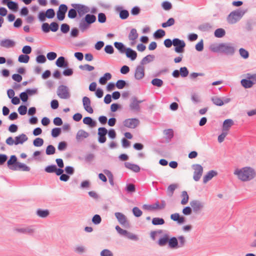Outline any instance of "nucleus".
Wrapping results in <instances>:
<instances>
[{
  "label": "nucleus",
  "mask_w": 256,
  "mask_h": 256,
  "mask_svg": "<svg viewBox=\"0 0 256 256\" xmlns=\"http://www.w3.org/2000/svg\"><path fill=\"white\" fill-rule=\"evenodd\" d=\"M234 174L242 182L250 181L256 176L255 170L250 166H246L240 169L237 168L234 170Z\"/></svg>",
  "instance_id": "f257e3e1"
},
{
  "label": "nucleus",
  "mask_w": 256,
  "mask_h": 256,
  "mask_svg": "<svg viewBox=\"0 0 256 256\" xmlns=\"http://www.w3.org/2000/svg\"><path fill=\"white\" fill-rule=\"evenodd\" d=\"M96 20V17L92 14H87L84 16L81 17L78 21V29L82 32H84L88 30L92 24Z\"/></svg>",
  "instance_id": "f03ea898"
},
{
  "label": "nucleus",
  "mask_w": 256,
  "mask_h": 256,
  "mask_svg": "<svg viewBox=\"0 0 256 256\" xmlns=\"http://www.w3.org/2000/svg\"><path fill=\"white\" fill-rule=\"evenodd\" d=\"M7 166L10 170H22L24 172H29L30 168L24 163L18 162L17 157L15 155H12L7 162Z\"/></svg>",
  "instance_id": "7ed1b4c3"
},
{
  "label": "nucleus",
  "mask_w": 256,
  "mask_h": 256,
  "mask_svg": "<svg viewBox=\"0 0 256 256\" xmlns=\"http://www.w3.org/2000/svg\"><path fill=\"white\" fill-rule=\"evenodd\" d=\"M246 12L247 10H242L241 8L232 12L227 17L228 22L230 24H236L242 18Z\"/></svg>",
  "instance_id": "20e7f679"
},
{
  "label": "nucleus",
  "mask_w": 256,
  "mask_h": 256,
  "mask_svg": "<svg viewBox=\"0 0 256 256\" xmlns=\"http://www.w3.org/2000/svg\"><path fill=\"white\" fill-rule=\"evenodd\" d=\"M236 48L232 43H222L221 52L228 56H233Z\"/></svg>",
  "instance_id": "39448f33"
},
{
  "label": "nucleus",
  "mask_w": 256,
  "mask_h": 256,
  "mask_svg": "<svg viewBox=\"0 0 256 256\" xmlns=\"http://www.w3.org/2000/svg\"><path fill=\"white\" fill-rule=\"evenodd\" d=\"M56 92L59 98L62 99H68L70 96L68 88L64 85H60L58 88Z\"/></svg>",
  "instance_id": "423d86ee"
},
{
  "label": "nucleus",
  "mask_w": 256,
  "mask_h": 256,
  "mask_svg": "<svg viewBox=\"0 0 256 256\" xmlns=\"http://www.w3.org/2000/svg\"><path fill=\"white\" fill-rule=\"evenodd\" d=\"M71 6L77 10L78 14L80 18L87 14L90 10L88 6L82 4H72Z\"/></svg>",
  "instance_id": "0eeeda50"
},
{
  "label": "nucleus",
  "mask_w": 256,
  "mask_h": 256,
  "mask_svg": "<svg viewBox=\"0 0 256 256\" xmlns=\"http://www.w3.org/2000/svg\"><path fill=\"white\" fill-rule=\"evenodd\" d=\"M192 168L194 170L193 178L195 181L198 182L202 176L203 168L200 164H194L192 165Z\"/></svg>",
  "instance_id": "6e6552de"
},
{
  "label": "nucleus",
  "mask_w": 256,
  "mask_h": 256,
  "mask_svg": "<svg viewBox=\"0 0 256 256\" xmlns=\"http://www.w3.org/2000/svg\"><path fill=\"white\" fill-rule=\"evenodd\" d=\"M173 45L175 46L174 51L177 53H182L184 52V48L186 46V44L183 40H180L178 38H174Z\"/></svg>",
  "instance_id": "1a4fd4ad"
},
{
  "label": "nucleus",
  "mask_w": 256,
  "mask_h": 256,
  "mask_svg": "<svg viewBox=\"0 0 256 256\" xmlns=\"http://www.w3.org/2000/svg\"><path fill=\"white\" fill-rule=\"evenodd\" d=\"M190 204L194 212L198 213L204 208V203L199 200H194L190 202Z\"/></svg>",
  "instance_id": "9d476101"
},
{
  "label": "nucleus",
  "mask_w": 256,
  "mask_h": 256,
  "mask_svg": "<svg viewBox=\"0 0 256 256\" xmlns=\"http://www.w3.org/2000/svg\"><path fill=\"white\" fill-rule=\"evenodd\" d=\"M68 10V6L65 4L60 5L56 12V18L60 21L63 20L66 17V14Z\"/></svg>",
  "instance_id": "9b49d317"
},
{
  "label": "nucleus",
  "mask_w": 256,
  "mask_h": 256,
  "mask_svg": "<svg viewBox=\"0 0 256 256\" xmlns=\"http://www.w3.org/2000/svg\"><path fill=\"white\" fill-rule=\"evenodd\" d=\"M114 215L117 218L119 223L126 228H128L130 226V223L126 217L123 214L116 212L114 214Z\"/></svg>",
  "instance_id": "f8f14e48"
},
{
  "label": "nucleus",
  "mask_w": 256,
  "mask_h": 256,
  "mask_svg": "<svg viewBox=\"0 0 256 256\" xmlns=\"http://www.w3.org/2000/svg\"><path fill=\"white\" fill-rule=\"evenodd\" d=\"M124 126L130 128H135L140 124V121L138 118H132L125 120L124 122Z\"/></svg>",
  "instance_id": "ddd939ff"
},
{
  "label": "nucleus",
  "mask_w": 256,
  "mask_h": 256,
  "mask_svg": "<svg viewBox=\"0 0 256 256\" xmlns=\"http://www.w3.org/2000/svg\"><path fill=\"white\" fill-rule=\"evenodd\" d=\"M14 231L22 234L32 235L35 232V229L34 228V226H30L26 227L15 228Z\"/></svg>",
  "instance_id": "4468645a"
},
{
  "label": "nucleus",
  "mask_w": 256,
  "mask_h": 256,
  "mask_svg": "<svg viewBox=\"0 0 256 256\" xmlns=\"http://www.w3.org/2000/svg\"><path fill=\"white\" fill-rule=\"evenodd\" d=\"M108 130L104 127H100L98 128V142L100 144L104 143L106 140V135Z\"/></svg>",
  "instance_id": "2eb2a0df"
},
{
  "label": "nucleus",
  "mask_w": 256,
  "mask_h": 256,
  "mask_svg": "<svg viewBox=\"0 0 256 256\" xmlns=\"http://www.w3.org/2000/svg\"><path fill=\"white\" fill-rule=\"evenodd\" d=\"M142 102V100H138L136 97H132L131 98V102L130 104V110L136 112H140V104Z\"/></svg>",
  "instance_id": "dca6fc26"
},
{
  "label": "nucleus",
  "mask_w": 256,
  "mask_h": 256,
  "mask_svg": "<svg viewBox=\"0 0 256 256\" xmlns=\"http://www.w3.org/2000/svg\"><path fill=\"white\" fill-rule=\"evenodd\" d=\"M114 10L116 12H118L119 16L122 20H126L129 16L128 11L124 9L122 6H115Z\"/></svg>",
  "instance_id": "f3484780"
},
{
  "label": "nucleus",
  "mask_w": 256,
  "mask_h": 256,
  "mask_svg": "<svg viewBox=\"0 0 256 256\" xmlns=\"http://www.w3.org/2000/svg\"><path fill=\"white\" fill-rule=\"evenodd\" d=\"M144 76V66L138 65L136 67L134 78L136 80H140Z\"/></svg>",
  "instance_id": "a211bd4d"
},
{
  "label": "nucleus",
  "mask_w": 256,
  "mask_h": 256,
  "mask_svg": "<svg viewBox=\"0 0 256 256\" xmlns=\"http://www.w3.org/2000/svg\"><path fill=\"white\" fill-rule=\"evenodd\" d=\"M56 66L58 68H66L68 67V63L64 56H60L56 62Z\"/></svg>",
  "instance_id": "6ab92c4d"
},
{
  "label": "nucleus",
  "mask_w": 256,
  "mask_h": 256,
  "mask_svg": "<svg viewBox=\"0 0 256 256\" xmlns=\"http://www.w3.org/2000/svg\"><path fill=\"white\" fill-rule=\"evenodd\" d=\"M168 240L169 234H164L159 238L156 243L160 246H166L167 244H168Z\"/></svg>",
  "instance_id": "aec40b11"
},
{
  "label": "nucleus",
  "mask_w": 256,
  "mask_h": 256,
  "mask_svg": "<svg viewBox=\"0 0 256 256\" xmlns=\"http://www.w3.org/2000/svg\"><path fill=\"white\" fill-rule=\"evenodd\" d=\"M168 247L172 249H176L178 248V238L175 236L170 238L169 236V240L168 242Z\"/></svg>",
  "instance_id": "412c9836"
},
{
  "label": "nucleus",
  "mask_w": 256,
  "mask_h": 256,
  "mask_svg": "<svg viewBox=\"0 0 256 256\" xmlns=\"http://www.w3.org/2000/svg\"><path fill=\"white\" fill-rule=\"evenodd\" d=\"M0 45L4 48H12L15 45V42L13 40L10 39H4L0 40Z\"/></svg>",
  "instance_id": "4be33fe9"
},
{
  "label": "nucleus",
  "mask_w": 256,
  "mask_h": 256,
  "mask_svg": "<svg viewBox=\"0 0 256 256\" xmlns=\"http://www.w3.org/2000/svg\"><path fill=\"white\" fill-rule=\"evenodd\" d=\"M125 53L126 57L132 61L135 60L138 56L136 52L130 48H127Z\"/></svg>",
  "instance_id": "5701e85b"
},
{
  "label": "nucleus",
  "mask_w": 256,
  "mask_h": 256,
  "mask_svg": "<svg viewBox=\"0 0 256 256\" xmlns=\"http://www.w3.org/2000/svg\"><path fill=\"white\" fill-rule=\"evenodd\" d=\"M218 172L214 170H210L203 178V182L206 184L214 176H216Z\"/></svg>",
  "instance_id": "b1692460"
},
{
  "label": "nucleus",
  "mask_w": 256,
  "mask_h": 256,
  "mask_svg": "<svg viewBox=\"0 0 256 256\" xmlns=\"http://www.w3.org/2000/svg\"><path fill=\"white\" fill-rule=\"evenodd\" d=\"M124 166L128 169L130 170L135 172H138L140 170V168L138 165L130 162H125Z\"/></svg>",
  "instance_id": "393cba45"
},
{
  "label": "nucleus",
  "mask_w": 256,
  "mask_h": 256,
  "mask_svg": "<svg viewBox=\"0 0 256 256\" xmlns=\"http://www.w3.org/2000/svg\"><path fill=\"white\" fill-rule=\"evenodd\" d=\"M234 124V121L231 119H226L224 120L222 124V131L227 132Z\"/></svg>",
  "instance_id": "a878e982"
},
{
  "label": "nucleus",
  "mask_w": 256,
  "mask_h": 256,
  "mask_svg": "<svg viewBox=\"0 0 256 256\" xmlns=\"http://www.w3.org/2000/svg\"><path fill=\"white\" fill-rule=\"evenodd\" d=\"M256 82L252 80L248 79H242L240 81L242 86L245 88H252Z\"/></svg>",
  "instance_id": "bb28decb"
},
{
  "label": "nucleus",
  "mask_w": 256,
  "mask_h": 256,
  "mask_svg": "<svg viewBox=\"0 0 256 256\" xmlns=\"http://www.w3.org/2000/svg\"><path fill=\"white\" fill-rule=\"evenodd\" d=\"M28 139L27 136L25 134H22L15 137V144H22L24 142L26 141Z\"/></svg>",
  "instance_id": "cd10ccee"
},
{
  "label": "nucleus",
  "mask_w": 256,
  "mask_h": 256,
  "mask_svg": "<svg viewBox=\"0 0 256 256\" xmlns=\"http://www.w3.org/2000/svg\"><path fill=\"white\" fill-rule=\"evenodd\" d=\"M89 136V134L83 130H79L76 135L77 141H80L83 138H86Z\"/></svg>",
  "instance_id": "c85d7f7f"
},
{
  "label": "nucleus",
  "mask_w": 256,
  "mask_h": 256,
  "mask_svg": "<svg viewBox=\"0 0 256 256\" xmlns=\"http://www.w3.org/2000/svg\"><path fill=\"white\" fill-rule=\"evenodd\" d=\"M155 58V56L152 54H148L144 56L140 61V65L143 66L146 64L152 62Z\"/></svg>",
  "instance_id": "c756f323"
},
{
  "label": "nucleus",
  "mask_w": 256,
  "mask_h": 256,
  "mask_svg": "<svg viewBox=\"0 0 256 256\" xmlns=\"http://www.w3.org/2000/svg\"><path fill=\"white\" fill-rule=\"evenodd\" d=\"M83 122L85 124L89 126L91 128L94 127L96 126V122L92 118L87 116L83 119Z\"/></svg>",
  "instance_id": "7c9ffc66"
},
{
  "label": "nucleus",
  "mask_w": 256,
  "mask_h": 256,
  "mask_svg": "<svg viewBox=\"0 0 256 256\" xmlns=\"http://www.w3.org/2000/svg\"><path fill=\"white\" fill-rule=\"evenodd\" d=\"M114 44L115 48L122 54L124 53L127 50L124 44L121 42H116Z\"/></svg>",
  "instance_id": "2f4dec72"
},
{
  "label": "nucleus",
  "mask_w": 256,
  "mask_h": 256,
  "mask_svg": "<svg viewBox=\"0 0 256 256\" xmlns=\"http://www.w3.org/2000/svg\"><path fill=\"white\" fill-rule=\"evenodd\" d=\"M36 214L40 218H45L49 215L50 212L48 210L38 208L36 211Z\"/></svg>",
  "instance_id": "473e14b6"
},
{
  "label": "nucleus",
  "mask_w": 256,
  "mask_h": 256,
  "mask_svg": "<svg viewBox=\"0 0 256 256\" xmlns=\"http://www.w3.org/2000/svg\"><path fill=\"white\" fill-rule=\"evenodd\" d=\"M111 78L112 74L109 72H106L100 78L99 82L101 84H105L107 81L110 80Z\"/></svg>",
  "instance_id": "72a5a7b5"
},
{
  "label": "nucleus",
  "mask_w": 256,
  "mask_h": 256,
  "mask_svg": "<svg viewBox=\"0 0 256 256\" xmlns=\"http://www.w3.org/2000/svg\"><path fill=\"white\" fill-rule=\"evenodd\" d=\"M159 206V202L157 201L156 202L152 204H144L142 206L144 209L148 210H153L158 209Z\"/></svg>",
  "instance_id": "f704fd0d"
},
{
  "label": "nucleus",
  "mask_w": 256,
  "mask_h": 256,
  "mask_svg": "<svg viewBox=\"0 0 256 256\" xmlns=\"http://www.w3.org/2000/svg\"><path fill=\"white\" fill-rule=\"evenodd\" d=\"M125 190L128 194H132L136 190V186L134 184L132 183L126 184L125 187Z\"/></svg>",
  "instance_id": "c9c22d12"
},
{
  "label": "nucleus",
  "mask_w": 256,
  "mask_h": 256,
  "mask_svg": "<svg viewBox=\"0 0 256 256\" xmlns=\"http://www.w3.org/2000/svg\"><path fill=\"white\" fill-rule=\"evenodd\" d=\"M222 43L218 44H212L210 46V50L214 52H221Z\"/></svg>",
  "instance_id": "e433bc0d"
},
{
  "label": "nucleus",
  "mask_w": 256,
  "mask_h": 256,
  "mask_svg": "<svg viewBox=\"0 0 256 256\" xmlns=\"http://www.w3.org/2000/svg\"><path fill=\"white\" fill-rule=\"evenodd\" d=\"M226 34V31L222 28H218L214 32V36L217 38H222Z\"/></svg>",
  "instance_id": "4c0bfd02"
},
{
  "label": "nucleus",
  "mask_w": 256,
  "mask_h": 256,
  "mask_svg": "<svg viewBox=\"0 0 256 256\" xmlns=\"http://www.w3.org/2000/svg\"><path fill=\"white\" fill-rule=\"evenodd\" d=\"M78 14L77 10L73 8L69 10L68 16L70 19H74L76 18Z\"/></svg>",
  "instance_id": "58836bf2"
},
{
  "label": "nucleus",
  "mask_w": 256,
  "mask_h": 256,
  "mask_svg": "<svg viewBox=\"0 0 256 256\" xmlns=\"http://www.w3.org/2000/svg\"><path fill=\"white\" fill-rule=\"evenodd\" d=\"M211 100L213 104L217 106H222L224 104L222 100L218 96H212Z\"/></svg>",
  "instance_id": "ea45409f"
},
{
  "label": "nucleus",
  "mask_w": 256,
  "mask_h": 256,
  "mask_svg": "<svg viewBox=\"0 0 256 256\" xmlns=\"http://www.w3.org/2000/svg\"><path fill=\"white\" fill-rule=\"evenodd\" d=\"M166 34L165 31L162 29H158L154 34V37L156 39H160L164 37Z\"/></svg>",
  "instance_id": "a19ab883"
},
{
  "label": "nucleus",
  "mask_w": 256,
  "mask_h": 256,
  "mask_svg": "<svg viewBox=\"0 0 256 256\" xmlns=\"http://www.w3.org/2000/svg\"><path fill=\"white\" fill-rule=\"evenodd\" d=\"M138 34L136 28H132L129 34L128 38L130 40H135L138 38Z\"/></svg>",
  "instance_id": "79ce46f5"
},
{
  "label": "nucleus",
  "mask_w": 256,
  "mask_h": 256,
  "mask_svg": "<svg viewBox=\"0 0 256 256\" xmlns=\"http://www.w3.org/2000/svg\"><path fill=\"white\" fill-rule=\"evenodd\" d=\"M152 85L158 88H160L164 84V82L161 79L158 78H154L151 81Z\"/></svg>",
  "instance_id": "37998d69"
},
{
  "label": "nucleus",
  "mask_w": 256,
  "mask_h": 256,
  "mask_svg": "<svg viewBox=\"0 0 256 256\" xmlns=\"http://www.w3.org/2000/svg\"><path fill=\"white\" fill-rule=\"evenodd\" d=\"M127 86H128V84L123 80H119L116 83V86L118 89H122Z\"/></svg>",
  "instance_id": "c03bdc74"
},
{
  "label": "nucleus",
  "mask_w": 256,
  "mask_h": 256,
  "mask_svg": "<svg viewBox=\"0 0 256 256\" xmlns=\"http://www.w3.org/2000/svg\"><path fill=\"white\" fill-rule=\"evenodd\" d=\"M8 8L14 11V12H16L18 11V4L16 2L11 1L8 4Z\"/></svg>",
  "instance_id": "a18cd8bd"
},
{
  "label": "nucleus",
  "mask_w": 256,
  "mask_h": 256,
  "mask_svg": "<svg viewBox=\"0 0 256 256\" xmlns=\"http://www.w3.org/2000/svg\"><path fill=\"white\" fill-rule=\"evenodd\" d=\"M175 20L174 18H170L164 22L162 24V26L164 28L171 26L174 24Z\"/></svg>",
  "instance_id": "49530a36"
},
{
  "label": "nucleus",
  "mask_w": 256,
  "mask_h": 256,
  "mask_svg": "<svg viewBox=\"0 0 256 256\" xmlns=\"http://www.w3.org/2000/svg\"><path fill=\"white\" fill-rule=\"evenodd\" d=\"M164 222V220L162 218H154L152 220V224L154 226L162 225Z\"/></svg>",
  "instance_id": "de8ad7c7"
},
{
  "label": "nucleus",
  "mask_w": 256,
  "mask_h": 256,
  "mask_svg": "<svg viewBox=\"0 0 256 256\" xmlns=\"http://www.w3.org/2000/svg\"><path fill=\"white\" fill-rule=\"evenodd\" d=\"M182 198L181 200V204L182 205L186 204L188 201L189 196L186 191H182Z\"/></svg>",
  "instance_id": "09e8293b"
},
{
  "label": "nucleus",
  "mask_w": 256,
  "mask_h": 256,
  "mask_svg": "<svg viewBox=\"0 0 256 256\" xmlns=\"http://www.w3.org/2000/svg\"><path fill=\"white\" fill-rule=\"evenodd\" d=\"M30 60V56L26 54H20L18 58V61L21 63H28Z\"/></svg>",
  "instance_id": "8fccbe9b"
},
{
  "label": "nucleus",
  "mask_w": 256,
  "mask_h": 256,
  "mask_svg": "<svg viewBox=\"0 0 256 256\" xmlns=\"http://www.w3.org/2000/svg\"><path fill=\"white\" fill-rule=\"evenodd\" d=\"M211 28L212 26L209 23L203 24L200 25L198 27V30L202 32L208 31Z\"/></svg>",
  "instance_id": "3c124183"
},
{
  "label": "nucleus",
  "mask_w": 256,
  "mask_h": 256,
  "mask_svg": "<svg viewBox=\"0 0 256 256\" xmlns=\"http://www.w3.org/2000/svg\"><path fill=\"white\" fill-rule=\"evenodd\" d=\"M177 186H178L176 184H172L168 186L167 192L170 196H172L173 195L174 191L177 188Z\"/></svg>",
  "instance_id": "603ef678"
},
{
  "label": "nucleus",
  "mask_w": 256,
  "mask_h": 256,
  "mask_svg": "<svg viewBox=\"0 0 256 256\" xmlns=\"http://www.w3.org/2000/svg\"><path fill=\"white\" fill-rule=\"evenodd\" d=\"M56 148L52 144L48 145L46 150V154L47 155H52L55 154Z\"/></svg>",
  "instance_id": "864d4df0"
},
{
  "label": "nucleus",
  "mask_w": 256,
  "mask_h": 256,
  "mask_svg": "<svg viewBox=\"0 0 256 256\" xmlns=\"http://www.w3.org/2000/svg\"><path fill=\"white\" fill-rule=\"evenodd\" d=\"M61 132L62 128H54L52 129L51 134L53 138H56L60 135Z\"/></svg>",
  "instance_id": "5fc2aeb1"
},
{
  "label": "nucleus",
  "mask_w": 256,
  "mask_h": 256,
  "mask_svg": "<svg viewBox=\"0 0 256 256\" xmlns=\"http://www.w3.org/2000/svg\"><path fill=\"white\" fill-rule=\"evenodd\" d=\"M239 52L240 56L244 59H247L249 57V52L248 50L244 48H240L239 50Z\"/></svg>",
  "instance_id": "6e6d98bb"
},
{
  "label": "nucleus",
  "mask_w": 256,
  "mask_h": 256,
  "mask_svg": "<svg viewBox=\"0 0 256 256\" xmlns=\"http://www.w3.org/2000/svg\"><path fill=\"white\" fill-rule=\"evenodd\" d=\"M180 74L182 78L186 77L189 74V71L188 68L186 66L181 67L179 70Z\"/></svg>",
  "instance_id": "4d7b16f0"
},
{
  "label": "nucleus",
  "mask_w": 256,
  "mask_h": 256,
  "mask_svg": "<svg viewBox=\"0 0 256 256\" xmlns=\"http://www.w3.org/2000/svg\"><path fill=\"white\" fill-rule=\"evenodd\" d=\"M104 173L106 174L108 178L109 182L112 186H114V176L113 174L111 172H110L108 170H104Z\"/></svg>",
  "instance_id": "13d9d810"
},
{
  "label": "nucleus",
  "mask_w": 256,
  "mask_h": 256,
  "mask_svg": "<svg viewBox=\"0 0 256 256\" xmlns=\"http://www.w3.org/2000/svg\"><path fill=\"white\" fill-rule=\"evenodd\" d=\"M44 142V140L40 138H37L33 141V144L36 147H40L43 145Z\"/></svg>",
  "instance_id": "bf43d9fd"
},
{
  "label": "nucleus",
  "mask_w": 256,
  "mask_h": 256,
  "mask_svg": "<svg viewBox=\"0 0 256 256\" xmlns=\"http://www.w3.org/2000/svg\"><path fill=\"white\" fill-rule=\"evenodd\" d=\"M46 18H48L52 19L55 16V12L53 8H48L45 12Z\"/></svg>",
  "instance_id": "052dcab7"
},
{
  "label": "nucleus",
  "mask_w": 256,
  "mask_h": 256,
  "mask_svg": "<svg viewBox=\"0 0 256 256\" xmlns=\"http://www.w3.org/2000/svg\"><path fill=\"white\" fill-rule=\"evenodd\" d=\"M80 69L82 70H87L88 72H90L93 70L94 69V66H92L88 64H85L84 65H80L79 66Z\"/></svg>",
  "instance_id": "680f3d73"
},
{
  "label": "nucleus",
  "mask_w": 256,
  "mask_h": 256,
  "mask_svg": "<svg viewBox=\"0 0 256 256\" xmlns=\"http://www.w3.org/2000/svg\"><path fill=\"white\" fill-rule=\"evenodd\" d=\"M70 30V26L66 23L62 24L60 26V31L63 34H67Z\"/></svg>",
  "instance_id": "e2e57ef3"
},
{
  "label": "nucleus",
  "mask_w": 256,
  "mask_h": 256,
  "mask_svg": "<svg viewBox=\"0 0 256 256\" xmlns=\"http://www.w3.org/2000/svg\"><path fill=\"white\" fill-rule=\"evenodd\" d=\"M92 220L94 224L97 225L101 222L102 218L99 214H96L94 216Z\"/></svg>",
  "instance_id": "0e129e2a"
},
{
  "label": "nucleus",
  "mask_w": 256,
  "mask_h": 256,
  "mask_svg": "<svg viewBox=\"0 0 256 256\" xmlns=\"http://www.w3.org/2000/svg\"><path fill=\"white\" fill-rule=\"evenodd\" d=\"M56 168V165L51 164L46 166L44 170L48 173H53L54 172Z\"/></svg>",
  "instance_id": "69168bd1"
},
{
  "label": "nucleus",
  "mask_w": 256,
  "mask_h": 256,
  "mask_svg": "<svg viewBox=\"0 0 256 256\" xmlns=\"http://www.w3.org/2000/svg\"><path fill=\"white\" fill-rule=\"evenodd\" d=\"M132 212L133 214L136 217H137V218L140 216L142 214V211L138 208L136 207V206L132 208Z\"/></svg>",
  "instance_id": "338daca9"
},
{
  "label": "nucleus",
  "mask_w": 256,
  "mask_h": 256,
  "mask_svg": "<svg viewBox=\"0 0 256 256\" xmlns=\"http://www.w3.org/2000/svg\"><path fill=\"white\" fill-rule=\"evenodd\" d=\"M100 256H114L113 253L108 249L103 250L100 254Z\"/></svg>",
  "instance_id": "774afa93"
}]
</instances>
